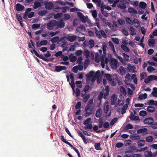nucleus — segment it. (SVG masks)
Instances as JSON below:
<instances>
[{"mask_svg":"<svg viewBox=\"0 0 157 157\" xmlns=\"http://www.w3.org/2000/svg\"><path fill=\"white\" fill-rule=\"evenodd\" d=\"M91 119L90 118H88L86 120L84 121L83 122V124L84 125H86L89 124L90 122Z\"/></svg>","mask_w":157,"mask_h":157,"instance_id":"50","label":"nucleus"},{"mask_svg":"<svg viewBox=\"0 0 157 157\" xmlns=\"http://www.w3.org/2000/svg\"><path fill=\"white\" fill-rule=\"evenodd\" d=\"M153 129H157V122L153 123L150 126Z\"/></svg>","mask_w":157,"mask_h":157,"instance_id":"60","label":"nucleus"},{"mask_svg":"<svg viewBox=\"0 0 157 157\" xmlns=\"http://www.w3.org/2000/svg\"><path fill=\"white\" fill-rule=\"evenodd\" d=\"M151 94L153 96L157 97V88L154 87L153 88V91Z\"/></svg>","mask_w":157,"mask_h":157,"instance_id":"36","label":"nucleus"},{"mask_svg":"<svg viewBox=\"0 0 157 157\" xmlns=\"http://www.w3.org/2000/svg\"><path fill=\"white\" fill-rule=\"evenodd\" d=\"M67 68L66 66L58 65L55 67V71L57 72H59L62 70H65Z\"/></svg>","mask_w":157,"mask_h":157,"instance_id":"13","label":"nucleus"},{"mask_svg":"<svg viewBox=\"0 0 157 157\" xmlns=\"http://www.w3.org/2000/svg\"><path fill=\"white\" fill-rule=\"evenodd\" d=\"M77 15L80 18L82 22L85 23L86 22L87 17L84 16V15L81 12H78L77 13Z\"/></svg>","mask_w":157,"mask_h":157,"instance_id":"12","label":"nucleus"},{"mask_svg":"<svg viewBox=\"0 0 157 157\" xmlns=\"http://www.w3.org/2000/svg\"><path fill=\"white\" fill-rule=\"evenodd\" d=\"M130 138L132 140H139L140 138V136L139 135H136L135 136L133 135L130 136Z\"/></svg>","mask_w":157,"mask_h":157,"instance_id":"33","label":"nucleus"},{"mask_svg":"<svg viewBox=\"0 0 157 157\" xmlns=\"http://www.w3.org/2000/svg\"><path fill=\"white\" fill-rule=\"evenodd\" d=\"M109 103L108 102H107L105 103L103 108V110L104 113L107 115V116L108 117H109L111 116V110L109 113H108L109 108Z\"/></svg>","mask_w":157,"mask_h":157,"instance_id":"5","label":"nucleus"},{"mask_svg":"<svg viewBox=\"0 0 157 157\" xmlns=\"http://www.w3.org/2000/svg\"><path fill=\"white\" fill-rule=\"evenodd\" d=\"M81 103L80 101H78L77 103L75 106V108L76 109H78L81 107Z\"/></svg>","mask_w":157,"mask_h":157,"instance_id":"55","label":"nucleus"},{"mask_svg":"<svg viewBox=\"0 0 157 157\" xmlns=\"http://www.w3.org/2000/svg\"><path fill=\"white\" fill-rule=\"evenodd\" d=\"M148 130V129L146 128H141L137 130V133H142L145 132H147Z\"/></svg>","mask_w":157,"mask_h":157,"instance_id":"31","label":"nucleus"},{"mask_svg":"<svg viewBox=\"0 0 157 157\" xmlns=\"http://www.w3.org/2000/svg\"><path fill=\"white\" fill-rule=\"evenodd\" d=\"M112 40L113 42L117 44H118L119 43V40L117 38H112Z\"/></svg>","mask_w":157,"mask_h":157,"instance_id":"64","label":"nucleus"},{"mask_svg":"<svg viewBox=\"0 0 157 157\" xmlns=\"http://www.w3.org/2000/svg\"><path fill=\"white\" fill-rule=\"evenodd\" d=\"M145 141L143 140H140L137 142L138 147H142L144 146L145 144Z\"/></svg>","mask_w":157,"mask_h":157,"instance_id":"23","label":"nucleus"},{"mask_svg":"<svg viewBox=\"0 0 157 157\" xmlns=\"http://www.w3.org/2000/svg\"><path fill=\"white\" fill-rule=\"evenodd\" d=\"M147 70L149 73H151L153 71H155V69L151 66H149L147 67Z\"/></svg>","mask_w":157,"mask_h":157,"instance_id":"48","label":"nucleus"},{"mask_svg":"<svg viewBox=\"0 0 157 157\" xmlns=\"http://www.w3.org/2000/svg\"><path fill=\"white\" fill-rule=\"evenodd\" d=\"M147 97V94L146 93H144L143 94H140L139 95L138 98L140 100L143 99H146Z\"/></svg>","mask_w":157,"mask_h":157,"instance_id":"29","label":"nucleus"},{"mask_svg":"<svg viewBox=\"0 0 157 157\" xmlns=\"http://www.w3.org/2000/svg\"><path fill=\"white\" fill-rule=\"evenodd\" d=\"M132 117H130V119L131 120L133 121H138L140 120L139 117L137 116H132Z\"/></svg>","mask_w":157,"mask_h":157,"instance_id":"62","label":"nucleus"},{"mask_svg":"<svg viewBox=\"0 0 157 157\" xmlns=\"http://www.w3.org/2000/svg\"><path fill=\"white\" fill-rule=\"evenodd\" d=\"M143 122L144 124L150 126L154 122V120L151 117H149L145 118Z\"/></svg>","mask_w":157,"mask_h":157,"instance_id":"7","label":"nucleus"},{"mask_svg":"<svg viewBox=\"0 0 157 157\" xmlns=\"http://www.w3.org/2000/svg\"><path fill=\"white\" fill-rule=\"evenodd\" d=\"M94 74V72L93 71H90L88 74L86 75V80L87 81L89 80L93 76Z\"/></svg>","mask_w":157,"mask_h":157,"instance_id":"17","label":"nucleus"},{"mask_svg":"<svg viewBox=\"0 0 157 157\" xmlns=\"http://www.w3.org/2000/svg\"><path fill=\"white\" fill-rule=\"evenodd\" d=\"M117 98L116 95L115 94H113L111 98V105H114L116 103Z\"/></svg>","mask_w":157,"mask_h":157,"instance_id":"16","label":"nucleus"},{"mask_svg":"<svg viewBox=\"0 0 157 157\" xmlns=\"http://www.w3.org/2000/svg\"><path fill=\"white\" fill-rule=\"evenodd\" d=\"M84 55L86 58H89L90 56V51L86 49H85L84 51Z\"/></svg>","mask_w":157,"mask_h":157,"instance_id":"25","label":"nucleus"},{"mask_svg":"<svg viewBox=\"0 0 157 157\" xmlns=\"http://www.w3.org/2000/svg\"><path fill=\"white\" fill-rule=\"evenodd\" d=\"M128 107V104L124 105L121 111V113L122 114H124V113L126 112V110L127 109V108Z\"/></svg>","mask_w":157,"mask_h":157,"instance_id":"32","label":"nucleus"},{"mask_svg":"<svg viewBox=\"0 0 157 157\" xmlns=\"http://www.w3.org/2000/svg\"><path fill=\"white\" fill-rule=\"evenodd\" d=\"M121 32L126 36H127L129 35L128 31L125 29H122L121 30Z\"/></svg>","mask_w":157,"mask_h":157,"instance_id":"63","label":"nucleus"},{"mask_svg":"<svg viewBox=\"0 0 157 157\" xmlns=\"http://www.w3.org/2000/svg\"><path fill=\"white\" fill-rule=\"evenodd\" d=\"M35 48H34V49H33V50H31V52L32 53H33V52L36 55V56L38 57L40 59H42L44 61H46L47 60V59H46V58H44L43 56L42 55L39 54L35 50Z\"/></svg>","mask_w":157,"mask_h":157,"instance_id":"10","label":"nucleus"},{"mask_svg":"<svg viewBox=\"0 0 157 157\" xmlns=\"http://www.w3.org/2000/svg\"><path fill=\"white\" fill-rule=\"evenodd\" d=\"M129 29L131 31L130 34L132 36L136 34L135 29L132 26L130 25Z\"/></svg>","mask_w":157,"mask_h":157,"instance_id":"21","label":"nucleus"},{"mask_svg":"<svg viewBox=\"0 0 157 157\" xmlns=\"http://www.w3.org/2000/svg\"><path fill=\"white\" fill-rule=\"evenodd\" d=\"M106 77L112 86H114L116 85V82L115 78H112L109 74H107L106 75Z\"/></svg>","mask_w":157,"mask_h":157,"instance_id":"4","label":"nucleus"},{"mask_svg":"<svg viewBox=\"0 0 157 157\" xmlns=\"http://www.w3.org/2000/svg\"><path fill=\"white\" fill-rule=\"evenodd\" d=\"M155 44V40L153 39H149L148 40V44L150 46Z\"/></svg>","mask_w":157,"mask_h":157,"instance_id":"42","label":"nucleus"},{"mask_svg":"<svg viewBox=\"0 0 157 157\" xmlns=\"http://www.w3.org/2000/svg\"><path fill=\"white\" fill-rule=\"evenodd\" d=\"M123 58L126 60H128L129 59V56L127 54H125L124 53L122 54Z\"/></svg>","mask_w":157,"mask_h":157,"instance_id":"57","label":"nucleus"},{"mask_svg":"<svg viewBox=\"0 0 157 157\" xmlns=\"http://www.w3.org/2000/svg\"><path fill=\"white\" fill-rule=\"evenodd\" d=\"M82 81H78L75 82V84L76 85H77V86L79 88H81L82 87V85L81 84Z\"/></svg>","mask_w":157,"mask_h":157,"instance_id":"59","label":"nucleus"},{"mask_svg":"<svg viewBox=\"0 0 157 157\" xmlns=\"http://www.w3.org/2000/svg\"><path fill=\"white\" fill-rule=\"evenodd\" d=\"M154 140V138L152 136H149L146 138V141L147 142L151 143Z\"/></svg>","mask_w":157,"mask_h":157,"instance_id":"28","label":"nucleus"},{"mask_svg":"<svg viewBox=\"0 0 157 157\" xmlns=\"http://www.w3.org/2000/svg\"><path fill=\"white\" fill-rule=\"evenodd\" d=\"M60 9H61V8L58 6H55L53 8V10L57 12H59Z\"/></svg>","mask_w":157,"mask_h":157,"instance_id":"44","label":"nucleus"},{"mask_svg":"<svg viewBox=\"0 0 157 157\" xmlns=\"http://www.w3.org/2000/svg\"><path fill=\"white\" fill-rule=\"evenodd\" d=\"M63 21V19L58 22L55 20H52L47 24L46 28L49 30H57L59 28H63L65 25Z\"/></svg>","mask_w":157,"mask_h":157,"instance_id":"1","label":"nucleus"},{"mask_svg":"<svg viewBox=\"0 0 157 157\" xmlns=\"http://www.w3.org/2000/svg\"><path fill=\"white\" fill-rule=\"evenodd\" d=\"M125 21L128 24L131 25L133 24V21L128 17H127L125 18Z\"/></svg>","mask_w":157,"mask_h":157,"instance_id":"43","label":"nucleus"},{"mask_svg":"<svg viewBox=\"0 0 157 157\" xmlns=\"http://www.w3.org/2000/svg\"><path fill=\"white\" fill-rule=\"evenodd\" d=\"M40 26V24H34L32 25V27L33 29L38 28Z\"/></svg>","mask_w":157,"mask_h":157,"instance_id":"58","label":"nucleus"},{"mask_svg":"<svg viewBox=\"0 0 157 157\" xmlns=\"http://www.w3.org/2000/svg\"><path fill=\"white\" fill-rule=\"evenodd\" d=\"M81 96L83 99V101L85 103L90 98V95L89 94H86V93L81 94Z\"/></svg>","mask_w":157,"mask_h":157,"instance_id":"14","label":"nucleus"},{"mask_svg":"<svg viewBox=\"0 0 157 157\" xmlns=\"http://www.w3.org/2000/svg\"><path fill=\"white\" fill-rule=\"evenodd\" d=\"M109 63L111 68L114 70L116 69L118 66V61L117 59L114 58L110 59Z\"/></svg>","mask_w":157,"mask_h":157,"instance_id":"2","label":"nucleus"},{"mask_svg":"<svg viewBox=\"0 0 157 157\" xmlns=\"http://www.w3.org/2000/svg\"><path fill=\"white\" fill-rule=\"evenodd\" d=\"M147 110L150 113H153L155 110V108L154 107L151 106H148L147 108Z\"/></svg>","mask_w":157,"mask_h":157,"instance_id":"22","label":"nucleus"},{"mask_svg":"<svg viewBox=\"0 0 157 157\" xmlns=\"http://www.w3.org/2000/svg\"><path fill=\"white\" fill-rule=\"evenodd\" d=\"M94 41L92 39H90L89 40V44L90 45L89 48H93L94 46Z\"/></svg>","mask_w":157,"mask_h":157,"instance_id":"34","label":"nucleus"},{"mask_svg":"<svg viewBox=\"0 0 157 157\" xmlns=\"http://www.w3.org/2000/svg\"><path fill=\"white\" fill-rule=\"evenodd\" d=\"M109 46L110 47L111 49L113 51V52H115L114 47L112 42L110 41H109Z\"/></svg>","mask_w":157,"mask_h":157,"instance_id":"61","label":"nucleus"},{"mask_svg":"<svg viewBox=\"0 0 157 157\" xmlns=\"http://www.w3.org/2000/svg\"><path fill=\"white\" fill-rule=\"evenodd\" d=\"M43 0H36L34 3L33 8L36 9L41 6Z\"/></svg>","mask_w":157,"mask_h":157,"instance_id":"8","label":"nucleus"},{"mask_svg":"<svg viewBox=\"0 0 157 157\" xmlns=\"http://www.w3.org/2000/svg\"><path fill=\"white\" fill-rule=\"evenodd\" d=\"M133 23V24L135 25L136 24L137 25H135V26L136 28H138L140 25L139 21L137 19H135L134 20Z\"/></svg>","mask_w":157,"mask_h":157,"instance_id":"51","label":"nucleus"},{"mask_svg":"<svg viewBox=\"0 0 157 157\" xmlns=\"http://www.w3.org/2000/svg\"><path fill=\"white\" fill-rule=\"evenodd\" d=\"M15 8L16 10L18 11H20L24 9V6L21 5L19 3H17L15 5Z\"/></svg>","mask_w":157,"mask_h":157,"instance_id":"15","label":"nucleus"},{"mask_svg":"<svg viewBox=\"0 0 157 157\" xmlns=\"http://www.w3.org/2000/svg\"><path fill=\"white\" fill-rule=\"evenodd\" d=\"M115 78L116 81H117L118 85H122L123 84L121 80L120 79L117 75L115 76Z\"/></svg>","mask_w":157,"mask_h":157,"instance_id":"41","label":"nucleus"},{"mask_svg":"<svg viewBox=\"0 0 157 157\" xmlns=\"http://www.w3.org/2000/svg\"><path fill=\"white\" fill-rule=\"evenodd\" d=\"M90 88V86L89 85H86L83 89V91L85 93H86L89 90Z\"/></svg>","mask_w":157,"mask_h":157,"instance_id":"56","label":"nucleus"},{"mask_svg":"<svg viewBox=\"0 0 157 157\" xmlns=\"http://www.w3.org/2000/svg\"><path fill=\"white\" fill-rule=\"evenodd\" d=\"M120 90L123 93L124 95H126V92L125 89L123 86H121L120 87Z\"/></svg>","mask_w":157,"mask_h":157,"instance_id":"54","label":"nucleus"},{"mask_svg":"<svg viewBox=\"0 0 157 157\" xmlns=\"http://www.w3.org/2000/svg\"><path fill=\"white\" fill-rule=\"evenodd\" d=\"M63 14L61 13H58L54 15V19H57L61 18Z\"/></svg>","mask_w":157,"mask_h":157,"instance_id":"40","label":"nucleus"},{"mask_svg":"<svg viewBox=\"0 0 157 157\" xmlns=\"http://www.w3.org/2000/svg\"><path fill=\"white\" fill-rule=\"evenodd\" d=\"M64 39V37H62L59 39V36H56L52 38L50 40V41L52 43L56 42L58 41V43L61 42Z\"/></svg>","mask_w":157,"mask_h":157,"instance_id":"11","label":"nucleus"},{"mask_svg":"<svg viewBox=\"0 0 157 157\" xmlns=\"http://www.w3.org/2000/svg\"><path fill=\"white\" fill-rule=\"evenodd\" d=\"M44 5L45 8L48 10L53 9L54 7V4L51 2H44Z\"/></svg>","mask_w":157,"mask_h":157,"instance_id":"9","label":"nucleus"},{"mask_svg":"<svg viewBox=\"0 0 157 157\" xmlns=\"http://www.w3.org/2000/svg\"><path fill=\"white\" fill-rule=\"evenodd\" d=\"M48 12V11L46 10H43L39 11L38 12V14L40 16L44 15Z\"/></svg>","mask_w":157,"mask_h":157,"instance_id":"24","label":"nucleus"},{"mask_svg":"<svg viewBox=\"0 0 157 157\" xmlns=\"http://www.w3.org/2000/svg\"><path fill=\"white\" fill-rule=\"evenodd\" d=\"M118 7L122 9H124L126 7V4L124 3H121L118 5Z\"/></svg>","mask_w":157,"mask_h":157,"instance_id":"39","label":"nucleus"},{"mask_svg":"<svg viewBox=\"0 0 157 157\" xmlns=\"http://www.w3.org/2000/svg\"><path fill=\"white\" fill-rule=\"evenodd\" d=\"M121 48L124 51L126 52H129L130 51V49L128 47L123 44L121 45Z\"/></svg>","mask_w":157,"mask_h":157,"instance_id":"26","label":"nucleus"},{"mask_svg":"<svg viewBox=\"0 0 157 157\" xmlns=\"http://www.w3.org/2000/svg\"><path fill=\"white\" fill-rule=\"evenodd\" d=\"M139 6L141 8L144 9L146 7L147 5L145 2H140V3Z\"/></svg>","mask_w":157,"mask_h":157,"instance_id":"30","label":"nucleus"},{"mask_svg":"<svg viewBox=\"0 0 157 157\" xmlns=\"http://www.w3.org/2000/svg\"><path fill=\"white\" fill-rule=\"evenodd\" d=\"M147 112L144 110H142L140 112V115L142 117H144L147 115Z\"/></svg>","mask_w":157,"mask_h":157,"instance_id":"53","label":"nucleus"},{"mask_svg":"<svg viewBox=\"0 0 157 157\" xmlns=\"http://www.w3.org/2000/svg\"><path fill=\"white\" fill-rule=\"evenodd\" d=\"M153 155L152 152L150 151H146L145 152L144 156L145 157H151Z\"/></svg>","mask_w":157,"mask_h":157,"instance_id":"27","label":"nucleus"},{"mask_svg":"<svg viewBox=\"0 0 157 157\" xmlns=\"http://www.w3.org/2000/svg\"><path fill=\"white\" fill-rule=\"evenodd\" d=\"M128 10L129 13L131 14L133 13L136 14H137L138 13L137 11L134 8L132 7H129L128 9Z\"/></svg>","mask_w":157,"mask_h":157,"instance_id":"19","label":"nucleus"},{"mask_svg":"<svg viewBox=\"0 0 157 157\" xmlns=\"http://www.w3.org/2000/svg\"><path fill=\"white\" fill-rule=\"evenodd\" d=\"M64 19L65 20H68L71 18V16L68 14L65 13L63 15Z\"/></svg>","mask_w":157,"mask_h":157,"instance_id":"49","label":"nucleus"},{"mask_svg":"<svg viewBox=\"0 0 157 157\" xmlns=\"http://www.w3.org/2000/svg\"><path fill=\"white\" fill-rule=\"evenodd\" d=\"M95 149L97 150H101L100 143H97L94 144Z\"/></svg>","mask_w":157,"mask_h":157,"instance_id":"35","label":"nucleus"},{"mask_svg":"<svg viewBox=\"0 0 157 157\" xmlns=\"http://www.w3.org/2000/svg\"><path fill=\"white\" fill-rule=\"evenodd\" d=\"M70 61L71 62H75L77 59V57L75 56H71V55L69 56Z\"/></svg>","mask_w":157,"mask_h":157,"instance_id":"46","label":"nucleus"},{"mask_svg":"<svg viewBox=\"0 0 157 157\" xmlns=\"http://www.w3.org/2000/svg\"><path fill=\"white\" fill-rule=\"evenodd\" d=\"M102 113V109L101 108L98 109L96 111L95 113V116L97 118L100 117Z\"/></svg>","mask_w":157,"mask_h":157,"instance_id":"18","label":"nucleus"},{"mask_svg":"<svg viewBox=\"0 0 157 157\" xmlns=\"http://www.w3.org/2000/svg\"><path fill=\"white\" fill-rule=\"evenodd\" d=\"M104 95V93L102 92H101L99 95L98 97V99L100 101V103H101V99H102V98H103V96Z\"/></svg>","mask_w":157,"mask_h":157,"instance_id":"47","label":"nucleus"},{"mask_svg":"<svg viewBox=\"0 0 157 157\" xmlns=\"http://www.w3.org/2000/svg\"><path fill=\"white\" fill-rule=\"evenodd\" d=\"M103 119L102 118H100L99 120L98 127L99 128H101L103 125Z\"/></svg>","mask_w":157,"mask_h":157,"instance_id":"38","label":"nucleus"},{"mask_svg":"<svg viewBox=\"0 0 157 157\" xmlns=\"http://www.w3.org/2000/svg\"><path fill=\"white\" fill-rule=\"evenodd\" d=\"M95 31L96 36L99 38H101V37L100 34V32L96 28L95 29Z\"/></svg>","mask_w":157,"mask_h":157,"instance_id":"52","label":"nucleus"},{"mask_svg":"<svg viewBox=\"0 0 157 157\" xmlns=\"http://www.w3.org/2000/svg\"><path fill=\"white\" fill-rule=\"evenodd\" d=\"M70 79H71V82H69V84L70 86H71L72 89L73 90V91L74 92H75V86L74 82V76L73 75V73H71L70 74Z\"/></svg>","mask_w":157,"mask_h":157,"instance_id":"6","label":"nucleus"},{"mask_svg":"<svg viewBox=\"0 0 157 157\" xmlns=\"http://www.w3.org/2000/svg\"><path fill=\"white\" fill-rule=\"evenodd\" d=\"M93 108L91 107L88 105H86V106L84 111L85 112L84 115L86 117H88L92 114L93 111Z\"/></svg>","mask_w":157,"mask_h":157,"instance_id":"3","label":"nucleus"},{"mask_svg":"<svg viewBox=\"0 0 157 157\" xmlns=\"http://www.w3.org/2000/svg\"><path fill=\"white\" fill-rule=\"evenodd\" d=\"M67 40L71 42H72L76 40V36L75 35L69 36L67 37Z\"/></svg>","mask_w":157,"mask_h":157,"instance_id":"20","label":"nucleus"},{"mask_svg":"<svg viewBox=\"0 0 157 157\" xmlns=\"http://www.w3.org/2000/svg\"><path fill=\"white\" fill-rule=\"evenodd\" d=\"M148 77L151 81L154 80L157 81V76L151 75L149 76Z\"/></svg>","mask_w":157,"mask_h":157,"instance_id":"37","label":"nucleus"},{"mask_svg":"<svg viewBox=\"0 0 157 157\" xmlns=\"http://www.w3.org/2000/svg\"><path fill=\"white\" fill-rule=\"evenodd\" d=\"M93 128L92 125L91 124H87L86 125V126H84V129H91Z\"/></svg>","mask_w":157,"mask_h":157,"instance_id":"45","label":"nucleus"}]
</instances>
